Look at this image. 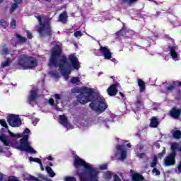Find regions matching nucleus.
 <instances>
[{
    "mask_svg": "<svg viewBox=\"0 0 181 181\" xmlns=\"http://www.w3.org/2000/svg\"><path fill=\"white\" fill-rule=\"evenodd\" d=\"M137 84H138V86L139 87L140 93H144V91L146 90V85L145 83V81H144L142 79L138 78Z\"/></svg>",
    "mask_w": 181,
    "mask_h": 181,
    "instance_id": "nucleus-15",
    "label": "nucleus"
},
{
    "mask_svg": "<svg viewBox=\"0 0 181 181\" xmlns=\"http://www.w3.org/2000/svg\"><path fill=\"white\" fill-rule=\"evenodd\" d=\"M10 52H9V49L8 48H4L2 49V52H1V54H9Z\"/></svg>",
    "mask_w": 181,
    "mask_h": 181,
    "instance_id": "nucleus-40",
    "label": "nucleus"
},
{
    "mask_svg": "<svg viewBox=\"0 0 181 181\" xmlns=\"http://www.w3.org/2000/svg\"><path fill=\"white\" fill-rule=\"evenodd\" d=\"M132 179L133 181H144V176L141 174L134 173L132 175Z\"/></svg>",
    "mask_w": 181,
    "mask_h": 181,
    "instance_id": "nucleus-20",
    "label": "nucleus"
},
{
    "mask_svg": "<svg viewBox=\"0 0 181 181\" xmlns=\"http://www.w3.org/2000/svg\"><path fill=\"white\" fill-rule=\"evenodd\" d=\"M25 152H30V153H34V154L37 153V151H36V150L31 148L30 146H28V148H27Z\"/></svg>",
    "mask_w": 181,
    "mask_h": 181,
    "instance_id": "nucleus-34",
    "label": "nucleus"
},
{
    "mask_svg": "<svg viewBox=\"0 0 181 181\" xmlns=\"http://www.w3.org/2000/svg\"><path fill=\"white\" fill-rule=\"evenodd\" d=\"M23 0H14V2H16V4H22V1Z\"/></svg>",
    "mask_w": 181,
    "mask_h": 181,
    "instance_id": "nucleus-57",
    "label": "nucleus"
},
{
    "mask_svg": "<svg viewBox=\"0 0 181 181\" xmlns=\"http://www.w3.org/2000/svg\"><path fill=\"white\" fill-rule=\"evenodd\" d=\"M0 141H1V142H3L4 145H5V146H9V144H11L9 138L8 136H6V135H5L4 134H3L0 136Z\"/></svg>",
    "mask_w": 181,
    "mask_h": 181,
    "instance_id": "nucleus-17",
    "label": "nucleus"
},
{
    "mask_svg": "<svg viewBox=\"0 0 181 181\" xmlns=\"http://www.w3.org/2000/svg\"><path fill=\"white\" fill-rule=\"evenodd\" d=\"M74 36H75V37H78V36H83V33H81V31H76L74 33Z\"/></svg>",
    "mask_w": 181,
    "mask_h": 181,
    "instance_id": "nucleus-39",
    "label": "nucleus"
},
{
    "mask_svg": "<svg viewBox=\"0 0 181 181\" xmlns=\"http://www.w3.org/2000/svg\"><path fill=\"white\" fill-rule=\"evenodd\" d=\"M168 50L170 52V54L173 59H177V52H176V47L169 45Z\"/></svg>",
    "mask_w": 181,
    "mask_h": 181,
    "instance_id": "nucleus-16",
    "label": "nucleus"
},
{
    "mask_svg": "<svg viewBox=\"0 0 181 181\" xmlns=\"http://www.w3.org/2000/svg\"><path fill=\"white\" fill-rule=\"evenodd\" d=\"M45 169L50 177H54V176H56V174L53 172V169H52L51 167L47 166Z\"/></svg>",
    "mask_w": 181,
    "mask_h": 181,
    "instance_id": "nucleus-26",
    "label": "nucleus"
},
{
    "mask_svg": "<svg viewBox=\"0 0 181 181\" xmlns=\"http://www.w3.org/2000/svg\"><path fill=\"white\" fill-rule=\"evenodd\" d=\"M27 37L28 39H32V37H33V36H32V33H30L29 30H27Z\"/></svg>",
    "mask_w": 181,
    "mask_h": 181,
    "instance_id": "nucleus-50",
    "label": "nucleus"
},
{
    "mask_svg": "<svg viewBox=\"0 0 181 181\" xmlns=\"http://www.w3.org/2000/svg\"><path fill=\"white\" fill-rule=\"evenodd\" d=\"M29 135L25 134L20 139L19 142L16 141L13 143V146L16 149L21 151V152H26L28 148L30 146L29 144Z\"/></svg>",
    "mask_w": 181,
    "mask_h": 181,
    "instance_id": "nucleus-6",
    "label": "nucleus"
},
{
    "mask_svg": "<svg viewBox=\"0 0 181 181\" xmlns=\"http://www.w3.org/2000/svg\"><path fill=\"white\" fill-rule=\"evenodd\" d=\"M114 181H122V180H121V178H119V176H118L117 175H115Z\"/></svg>",
    "mask_w": 181,
    "mask_h": 181,
    "instance_id": "nucleus-51",
    "label": "nucleus"
},
{
    "mask_svg": "<svg viewBox=\"0 0 181 181\" xmlns=\"http://www.w3.org/2000/svg\"><path fill=\"white\" fill-rule=\"evenodd\" d=\"M123 4H127L129 6L134 5V4H136L139 0H121Z\"/></svg>",
    "mask_w": 181,
    "mask_h": 181,
    "instance_id": "nucleus-27",
    "label": "nucleus"
},
{
    "mask_svg": "<svg viewBox=\"0 0 181 181\" xmlns=\"http://www.w3.org/2000/svg\"><path fill=\"white\" fill-rule=\"evenodd\" d=\"M8 134L10 135V136H11V138H16V135L13 133H12V132H11L10 130H8Z\"/></svg>",
    "mask_w": 181,
    "mask_h": 181,
    "instance_id": "nucleus-52",
    "label": "nucleus"
},
{
    "mask_svg": "<svg viewBox=\"0 0 181 181\" xmlns=\"http://www.w3.org/2000/svg\"><path fill=\"white\" fill-rule=\"evenodd\" d=\"M59 19L62 23H66V22H67V13L63 12L62 13L59 14Z\"/></svg>",
    "mask_w": 181,
    "mask_h": 181,
    "instance_id": "nucleus-23",
    "label": "nucleus"
},
{
    "mask_svg": "<svg viewBox=\"0 0 181 181\" xmlns=\"http://www.w3.org/2000/svg\"><path fill=\"white\" fill-rule=\"evenodd\" d=\"M7 122H8V125L13 128H18V127L22 125V120L19 118V116L16 115H11L7 117Z\"/></svg>",
    "mask_w": 181,
    "mask_h": 181,
    "instance_id": "nucleus-8",
    "label": "nucleus"
},
{
    "mask_svg": "<svg viewBox=\"0 0 181 181\" xmlns=\"http://www.w3.org/2000/svg\"><path fill=\"white\" fill-rule=\"evenodd\" d=\"M152 173H155L156 176H159V175H160V171L154 168V169L152 170Z\"/></svg>",
    "mask_w": 181,
    "mask_h": 181,
    "instance_id": "nucleus-37",
    "label": "nucleus"
},
{
    "mask_svg": "<svg viewBox=\"0 0 181 181\" xmlns=\"http://www.w3.org/2000/svg\"><path fill=\"white\" fill-rule=\"evenodd\" d=\"M180 145L177 143H173L171 144V153H173L174 155L176 156V151H178L179 147Z\"/></svg>",
    "mask_w": 181,
    "mask_h": 181,
    "instance_id": "nucleus-22",
    "label": "nucleus"
},
{
    "mask_svg": "<svg viewBox=\"0 0 181 181\" xmlns=\"http://www.w3.org/2000/svg\"><path fill=\"white\" fill-rule=\"evenodd\" d=\"M150 127L151 128H158L159 127V120L157 117H153L151 119Z\"/></svg>",
    "mask_w": 181,
    "mask_h": 181,
    "instance_id": "nucleus-19",
    "label": "nucleus"
},
{
    "mask_svg": "<svg viewBox=\"0 0 181 181\" xmlns=\"http://www.w3.org/2000/svg\"><path fill=\"white\" fill-rule=\"evenodd\" d=\"M71 83L72 84H76V86H78V84H80L81 83V81L80 78H78V77L74 76L71 78Z\"/></svg>",
    "mask_w": 181,
    "mask_h": 181,
    "instance_id": "nucleus-29",
    "label": "nucleus"
},
{
    "mask_svg": "<svg viewBox=\"0 0 181 181\" xmlns=\"http://www.w3.org/2000/svg\"><path fill=\"white\" fill-rule=\"evenodd\" d=\"M55 99H56V100H55L56 104H59V100L61 99L60 95L55 94Z\"/></svg>",
    "mask_w": 181,
    "mask_h": 181,
    "instance_id": "nucleus-49",
    "label": "nucleus"
},
{
    "mask_svg": "<svg viewBox=\"0 0 181 181\" xmlns=\"http://www.w3.org/2000/svg\"><path fill=\"white\" fill-rule=\"evenodd\" d=\"M55 110H57V111H62V108L59 107L57 103L55 105Z\"/></svg>",
    "mask_w": 181,
    "mask_h": 181,
    "instance_id": "nucleus-54",
    "label": "nucleus"
},
{
    "mask_svg": "<svg viewBox=\"0 0 181 181\" xmlns=\"http://www.w3.org/2000/svg\"><path fill=\"white\" fill-rule=\"evenodd\" d=\"M135 104L136 110H139L144 107V103H142V100H141V98H136V101Z\"/></svg>",
    "mask_w": 181,
    "mask_h": 181,
    "instance_id": "nucleus-24",
    "label": "nucleus"
},
{
    "mask_svg": "<svg viewBox=\"0 0 181 181\" xmlns=\"http://www.w3.org/2000/svg\"><path fill=\"white\" fill-rule=\"evenodd\" d=\"M173 136L175 139H180V138H181V132H180V130H175L173 134Z\"/></svg>",
    "mask_w": 181,
    "mask_h": 181,
    "instance_id": "nucleus-28",
    "label": "nucleus"
},
{
    "mask_svg": "<svg viewBox=\"0 0 181 181\" xmlns=\"http://www.w3.org/2000/svg\"><path fill=\"white\" fill-rule=\"evenodd\" d=\"M37 98V90H31L30 92V95L28 97V104H32L33 102L36 101Z\"/></svg>",
    "mask_w": 181,
    "mask_h": 181,
    "instance_id": "nucleus-14",
    "label": "nucleus"
},
{
    "mask_svg": "<svg viewBox=\"0 0 181 181\" xmlns=\"http://www.w3.org/2000/svg\"><path fill=\"white\" fill-rule=\"evenodd\" d=\"M165 153H166V148H164L163 150L162 151V152L158 153V156L160 159V158H163V156H165Z\"/></svg>",
    "mask_w": 181,
    "mask_h": 181,
    "instance_id": "nucleus-36",
    "label": "nucleus"
},
{
    "mask_svg": "<svg viewBox=\"0 0 181 181\" xmlns=\"http://www.w3.org/2000/svg\"><path fill=\"white\" fill-rule=\"evenodd\" d=\"M62 53L63 50L57 45L55 49L51 52L47 66L48 67H59L62 76H70L73 70L80 69V62L74 54H71L67 58L66 56L62 57Z\"/></svg>",
    "mask_w": 181,
    "mask_h": 181,
    "instance_id": "nucleus-1",
    "label": "nucleus"
},
{
    "mask_svg": "<svg viewBox=\"0 0 181 181\" xmlns=\"http://www.w3.org/2000/svg\"><path fill=\"white\" fill-rule=\"evenodd\" d=\"M16 66L23 70H33L35 67H37V59L32 56L23 54L18 57Z\"/></svg>",
    "mask_w": 181,
    "mask_h": 181,
    "instance_id": "nucleus-3",
    "label": "nucleus"
},
{
    "mask_svg": "<svg viewBox=\"0 0 181 181\" xmlns=\"http://www.w3.org/2000/svg\"><path fill=\"white\" fill-rule=\"evenodd\" d=\"M178 152H181V146H180L179 147H178Z\"/></svg>",
    "mask_w": 181,
    "mask_h": 181,
    "instance_id": "nucleus-63",
    "label": "nucleus"
},
{
    "mask_svg": "<svg viewBox=\"0 0 181 181\" xmlns=\"http://www.w3.org/2000/svg\"><path fill=\"white\" fill-rule=\"evenodd\" d=\"M48 160H53V157L52 156H48L47 158Z\"/></svg>",
    "mask_w": 181,
    "mask_h": 181,
    "instance_id": "nucleus-61",
    "label": "nucleus"
},
{
    "mask_svg": "<svg viewBox=\"0 0 181 181\" xmlns=\"http://www.w3.org/2000/svg\"><path fill=\"white\" fill-rule=\"evenodd\" d=\"M18 8V4L14 3L11 5V8L10 9V13H13L15 12V10Z\"/></svg>",
    "mask_w": 181,
    "mask_h": 181,
    "instance_id": "nucleus-33",
    "label": "nucleus"
},
{
    "mask_svg": "<svg viewBox=\"0 0 181 181\" xmlns=\"http://www.w3.org/2000/svg\"><path fill=\"white\" fill-rule=\"evenodd\" d=\"M146 155L145 153H137L136 156L137 158H139V159H144V157Z\"/></svg>",
    "mask_w": 181,
    "mask_h": 181,
    "instance_id": "nucleus-42",
    "label": "nucleus"
},
{
    "mask_svg": "<svg viewBox=\"0 0 181 181\" xmlns=\"http://www.w3.org/2000/svg\"><path fill=\"white\" fill-rule=\"evenodd\" d=\"M175 85H171V86H167V87H166V90H167L168 91H173V90H175Z\"/></svg>",
    "mask_w": 181,
    "mask_h": 181,
    "instance_id": "nucleus-47",
    "label": "nucleus"
},
{
    "mask_svg": "<svg viewBox=\"0 0 181 181\" xmlns=\"http://www.w3.org/2000/svg\"><path fill=\"white\" fill-rule=\"evenodd\" d=\"M8 181H19V180L15 176H10L8 177Z\"/></svg>",
    "mask_w": 181,
    "mask_h": 181,
    "instance_id": "nucleus-46",
    "label": "nucleus"
},
{
    "mask_svg": "<svg viewBox=\"0 0 181 181\" xmlns=\"http://www.w3.org/2000/svg\"><path fill=\"white\" fill-rule=\"evenodd\" d=\"M30 130L28 128L25 129L23 131V134H30Z\"/></svg>",
    "mask_w": 181,
    "mask_h": 181,
    "instance_id": "nucleus-53",
    "label": "nucleus"
},
{
    "mask_svg": "<svg viewBox=\"0 0 181 181\" xmlns=\"http://www.w3.org/2000/svg\"><path fill=\"white\" fill-rule=\"evenodd\" d=\"M169 115L171 118H174V119H178V118H180L181 108L176 106L173 107L169 112Z\"/></svg>",
    "mask_w": 181,
    "mask_h": 181,
    "instance_id": "nucleus-11",
    "label": "nucleus"
},
{
    "mask_svg": "<svg viewBox=\"0 0 181 181\" xmlns=\"http://www.w3.org/2000/svg\"><path fill=\"white\" fill-rule=\"evenodd\" d=\"M105 177L107 180H110L112 177V174L111 173V172H107L105 173Z\"/></svg>",
    "mask_w": 181,
    "mask_h": 181,
    "instance_id": "nucleus-44",
    "label": "nucleus"
},
{
    "mask_svg": "<svg viewBox=\"0 0 181 181\" xmlns=\"http://www.w3.org/2000/svg\"><path fill=\"white\" fill-rule=\"evenodd\" d=\"M0 125H1V127H4V128L8 129V124L6 123V121H5V119L0 120Z\"/></svg>",
    "mask_w": 181,
    "mask_h": 181,
    "instance_id": "nucleus-35",
    "label": "nucleus"
},
{
    "mask_svg": "<svg viewBox=\"0 0 181 181\" xmlns=\"http://www.w3.org/2000/svg\"><path fill=\"white\" fill-rule=\"evenodd\" d=\"M49 104L50 105L51 107H54V100L52 98L49 99Z\"/></svg>",
    "mask_w": 181,
    "mask_h": 181,
    "instance_id": "nucleus-48",
    "label": "nucleus"
},
{
    "mask_svg": "<svg viewBox=\"0 0 181 181\" xmlns=\"http://www.w3.org/2000/svg\"><path fill=\"white\" fill-rule=\"evenodd\" d=\"M11 63H12L11 58H6L5 62H2L1 64V68L5 69V67H9V66H11Z\"/></svg>",
    "mask_w": 181,
    "mask_h": 181,
    "instance_id": "nucleus-25",
    "label": "nucleus"
},
{
    "mask_svg": "<svg viewBox=\"0 0 181 181\" xmlns=\"http://www.w3.org/2000/svg\"><path fill=\"white\" fill-rule=\"evenodd\" d=\"M51 75L53 76L54 77H57V74H56V72L52 71Z\"/></svg>",
    "mask_w": 181,
    "mask_h": 181,
    "instance_id": "nucleus-58",
    "label": "nucleus"
},
{
    "mask_svg": "<svg viewBox=\"0 0 181 181\" xmlns=\"http://www.w3.org/2000/svg\"><path fill=\"white\" fill-rule=\"evenodd\" d=\"M35 18L37 19L40 25L38 33L42 35L43 32H45L47 36H52L53 35V31H52V26L50 25V19L45 18L42 21V16H36Z\"/></svg>",
    "mask_w": 181,
    "mask_h": 181,
    "instance_id": "nucleus-5",
    "label": "nucleus"
},
{
    "mask_svg": "<svg viewBox=\"0 0 181 181\" xmlns=\"http://www.w3.org/2000/svg\"><path fill=\"white\" fill-rule=\"evenodd\" d=\"M156 165H158V156H154L153 158V161L150 164L151 168H156Z\"/></svg>",
    "mask_w": 181,
    "mask_h": 181,
    "instance_id": "nucleus-30",
    "label": "nucleus"
},
{
    "mask_svg": "<svg viewBox=\"0 0 181 181\" xmlns=\"http://www.w3.org/2000/svg\"><path fill=\"white\" fill-rule=\"evenodd\" d=\"M16 138H23V135L21 134H16Z\"/></svg>",
    "mask_w": 181,
    "mask_h": 181,
    "instance_id": "nucleus-55",
    "label": "nucleus"
},
{
    "mask_svg": "<svg viewBox=\"0 0 181 181\" xmlns=\"http://www.w3.org/2000/svg\"><path fill=\"white\" fill-rule=\"evenodd\" d=\"M176 164V155L170 153L164 159L165 166H173Z\"/></svg>",
    "mask_w": 181,
    "mask_h": 181,
    "instance_id": "nucleus-9",
    "label": "nucleus"
},
{
    "mask_svg": "<svg viewBox=\"0 0 181 181\" xmlns=\"http://www.w3.org/2000/svg\"><path fill=\"white\" fill-rule=\"evenodd\" d=\"M59 122L64 127H67L69 125V119L66 117V115H62L59 116Z\"/></svg>",
    "mask_w": 181,
    "mask_h": 181,
    "instance_id": "nucleus-18",
    "label": "nucleus"
},
{
    "mask_svg": "<svg viewBox=\"0 0 181 181\" xmlns=\"http://www.w3.org/2000/svg\"><path fill=\"white\" fill-rule=\"evenodd\" d=\"M97 101L98 104L96 103L92 102L89 104L90 108L93 111H97V112H104L105 110H107V105L105 104V99H103L101 98H97Z\"/></svg>",
    "mask_w": 181,
    "mask_h": 181,
    "instance_id": "nucleus-7",
    "label": "nucleus"
},
{
    "mask_svg": "<svg viewBox=\"0 0 181 181\" xmlns=\"http://www.w3.org/2000/svg\"><path fill=\"white\" fill-rule=\"evenodd\" d=\"M15 36L17 38L18 43H26V42H28V39L26 37H23L18 33H16Z\"/></svg>",
    "mask_w": 181,
    "mask_h": 181,
    "instance_id": "nucleus-21",
    "label": "nucleus"
},
{
    "mask_svg": "<svg viewBox=\"0 0 181 181\" xmlns=\"http://www.w3.org/2000/svg\"><path fill=\"white\" fill-rule=\"evenodd\" d=\"M127 146L128 148H131V143L127 144Z\"/></svg>",
    "mask_w": 181,
    "mask_h": 181,
    "instance_id": "nucleus-62",
    "label": "nucleus"
},
{
    "mask_svg": "<svg viewBox=\"0 0 181 181\" xmlns=\"http://www.w3.org/2000/svg\"><path fill=\"white\" fill-rule=\"evenodd\" d=\"M139 149H140V151L144 149V146H140Z\"/></svg>",
    "mask_w": 181,
    "mask_h": 181,
    "instance_id": "nucleus-64",
    "label": "nucleus"
},
{
    "mask_svg": "<svg viewBox=\"0 0 181 181\" xmlns=\"http://www.w3.org/2000/svg\"><path fill=\"white\" fill-rule=\"evenodd\" d=\"M99 52L103 54L104 58L105 60H110L111 57H112V54L111 53V51L108 49L106 47L100 46L99 49Z\"/></svg>",
    "mask_w": 181,
    "mask_h": 181,
    "instance_id": "nucleus-12",
    "label": "nucleus"
},
{
    "mask_svg": "<svg viewBox=\"0 0 181 181\" xmlns=\"http://www.w3.org/2000/svg\"><path fill=\"white\" fill-rule=\"evenodd\" d=\"M100 169L102 170H107L108 169V165L107 164H103L100 166Z\"/></svg>",
    "mask_w": 181,
    "mask_h": 181,
    "instance_id": "nucleus-43",
    "label": "nucleus"
},
{
    "mask_svg": "<svg viewBox=\"0 0 181 181\" xmlns=\"http://www.w3.org/2000/svg\"><path fill=\"white\" fill-rule=\"evenodd\" d=\"M28 180H32V181H39V179L33 175H29L28 176Z\"/></svg>",
    "mask_w": 181,
    "mask_h": 181,
    "instance_id": "nucleus-38",
    "label": "nucleus"
},
{
    "mask_svg": "<svg viewBox=\"0 0 181 181\" xmlns=\"http://www.w3.org/2000/svg\"><path fill=\"white\" fill-rule=\"evenodd\" d=\"M80 94L77 95V100L72 103L74 107H77L79 104L83 105L93 101V94H94V90L91 88L87 86H83L80 89Z\"/></svg>",
    "mask_w": 181,
    "mask_h": 181,
    "instance_id": "nucleus-4",
    "label": "nucleus"
},
{
    "mask_svg": "<svg viewBox=\"0 0 181 181\" xmlns=\"http://www.w3.org/2000/svg\"><path fill=\"white\" fill-rule=\"evenodd\" d=\"M29 160L30 162H35L36 163H39V165L42 166V160H40L39 158L30 157Z\"/></svg>",
    "mask_w": 181,
    "mask_h": 181,
    "instance_id": "nucleus-31",
    "label": "nucleus"
},
{
    "mask_svg": "<svg viewBox=\"0 0 181 181\" xmlns=\"http://www.w3.org/2000/svg\"><path fill=\"white\" fill-rule=\"evenodd\" d=\"M65 181H77V180L74 177H66Z\"/></svg>",
    "mask_w": 181,
    "mask_h": 181,
    "instance_id": "nucleus-41",
    "label": "nucleus"
},
{
    "mask_svg": "<svg viewBox=\"0 0 181 181\" xmlns=\"http://www.w3.org/2000/svg\"><path fill=\"white\" fill-rule=\"evenodd\" d=\"M8 23L6 22V21L1 19L0 20V26H1V28H3V29H6V28H8Z\"/></svg>",
    "mask_w": 181,
    "mask_h": 181,
    "instance_id": "nucleus-32",
    "label": "nucleus"
},
{
    "mask_svg": "<svg viewBox=\"0 0 181 181\" xmlns=\"http://www.w3.org/2000/svg\"><path fill=\"white\" fill-rule=\"evenodd\" d=\"M118 86H119L118 82L110 86L107 90V94L110 97H115V95L118 94Z\"/></svg>",
    "mask_w": 181,
    "mask_h": 181,
    "instance_id": "nucleus-10",
    "label": "nucleus"
},
{
    "mask_svg": "<svg viewBox=\"0 0 181 181\" xmlns=\"http://www.w3.org/2000/svg\"><path fill=\"white\" fill-rule=\"evenodd\" d=\"M119 94L121 95L122 98H125V95L122 93V92H119Z\"/></svg>",
    "mask_w": 181,
    "mask_h": 181,
    "instance_id": "nucleus-59",
    "label": "nucleus"
},
{
    "mask_svg": "<svg viewBox=\"0 0 181 181\" xmlns=\"http://www.w3.org/2000/svg\"><path fill=\"white\" fill-rule=\"evenodd\" d=\"M116 149H117V152H120L121 160H124V159H127V150H125L124 145L117 144L116 146Z\"/></svg>",
    "mask_w": 181,
    "mask_h": 181,
    "instance_id": "nucleus-13",
    "label": "nucleus"
},
{
    "mask_svg": "<svg viewBox=\"0 0 181 181\" xmlns=\"http://www.w3.org/2000/svg\"><path fill=\"white\" fill-rule=\"evenodd\" d=\"M0 181H4V175H0Z\"/></svg>",
    "mask_w": 181,
    "mask_h": 181,
    "instance_id": "nucleus-60",
    "label": "nucleus"
},
{
    "mask_svg": "<svg viewBox=\"0 0 181 181\" xmlns=\"http://www.w3.org/2000/svg\"><path fill=\"white\" fill-rule=\"evenodd\" d=\"M121 33H122V30H120L117 31V32L116 33V35H117V36H119V35H121Z\"/></svg>",
    "mask_w": 181,
    "mask_h": 181,
    "instance_id": "nucleus-56",
    "label": "nucleus"
},
{
    "mask_svg": "<svg viewBox=\"0 0 181 181\" xmlns=\"http://www.w3.org/2000/svg\"><path fill=\"white\" fill-rule=\"evenodd\" d=\"M11 28H13V29H16V20H13L11 22Z\"/></svg>",
    "mask_w": 181,
    "mask_h": 181,
    "instance_id": "nucleus-45",
    "label": "nucleus"
},
{
    "mask_svg": "<svg viewBox=\"0 0 181 181\" xmlns=\"http://www.w3.org/2000/svg\"><path fill=\"white\" fill-rule=\"evenodd\" d=\"M74 166L76 168V175L79 177V181H99L97 169L89 165L78 156H76L74 160Z\"/></svg>",
    "mask_w": 181,
    "mask_h": 181,
    "instance_id": "nucleus-2",
    "label": "nucleus"
}]
</instances>
